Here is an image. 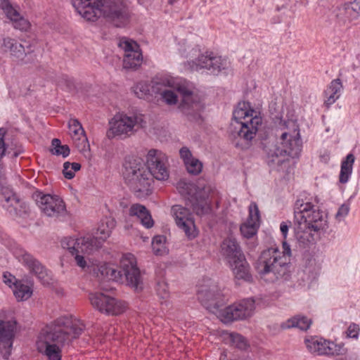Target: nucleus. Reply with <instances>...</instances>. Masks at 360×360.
I'll list each match as a JSON object with an SVG mask.
<instances>
[{"instance_id":"10","label":"nucleus","mask_w":360,"mask_h":360,"mask_svg":"<svg viewBox=\"0 0 360 360\" xmlns=\"http://www.w3.org/2000/svg\"><path fill=\"white\" fill-rule=\"evenodd\" d=\"M197 295L202 305L217 316L227 301L223 290L215 283L201 286L198 290Z\"/></svg>"},{"instance_id":"3","label":"nucleus","mask_w":360,"mask_h":360,"mask_svg":"<svg viewBox=\"0 0 360 360\" xmlns=\"http://www.w3.org/2000/svg\"><path fill=\"white\" fill-rule=\"evenodd\" d=\"M248 103H239L233 112V118L238 124L236 131L235 146L242 150L248 149L255 138L258 127L262 124V117L254 110H248Z\"/></svg>"},{"instance_id":"47","label":"nucleus","mask_w":360,"mask_h":360,"mask_svg":"<svg viewBox=\"0 0 360 360\" xmlns=\"http://www.w3.org/2000/svg\"><path fill=\"white\" fill-rule=\"evenodd\" d=\"M359 326L358 324L352 323L349 326L347 330V336L349 338L356 339L359 336Z\"/></svg>"},{"instance_id":"45","label":"nucleus","mask_w":360,"mask_h":360,"mask_svg":"<svg viewBox=\"0 0 360 360\" xmlns=\"http://www.w3.org/2000/svg\"><path fill=\"white\" fill-rule=\"evenodd\" d=\"M10 53L11 56L17 59H22L24 56L26 55L24 46L18 41L15 43L13 48L11 49Z\"/></svg>"},{"instance_id":"53","label":"nucleus","mask_w":360,"mask_h":360,"mask_svg":"<svg viewBox=\"0 0 360 360\" xmlns=\"http://www.w3.org/2000/svg\"><path fill=\"white\" fill-rule=\"evenodd\" d=\"M63 173L64 176L68 179H72L75 176V173L70 168V162H65L63 164Z\"/></svg>"},{"instance_id":"57","label":"nucleus","mask_w":360,"mask_h":360,"mask_svg":"<svg viewBox=\"0 0 360 360\" xmlns=\"http://www.w3.org/2000/svg\"><path fill=\"white\" fill-rule=\"evenodd\" d=\"M70 168L75 172L79 171L81 168V165L77 162L70 163Z\"/></svg>"},{"instance_id":"59","label":"nucleus","mask_w":360,"mask_h":360,"mask_svg":"<svg viewBox=\"0 0 360 360\" xmlns=\"http://www.w3.org/2000/svg\"><path fill=\"white\" fill-rule=\"evenodd\" d=\"M178 0H168V3L171 5L174 4L175 2H176Z\"/></svg>"},{"instance_id":"24","label":"nucleus","mask_w":360,"mask_h":360,"mask_svg":"<svg viewBox=\"0 0 360 360\" xmlns=\"http://www.w3.org/2000/svg\"><path fill=\"white\" fill-rule=\"evenodd\" d=\"M77 11L86 20L96 21L102 15L99 0H72Z\"/></svg>"},{"instance_id":"27","label":"nucleus","mask_w":360,"mask_h":360,"mask_svg":"<svg viewBox=\"0 0 360 360\" xmlns=\"http://www.w3.org/2000/svg\"><path fill=\"white\" fill-rule=\"evenodd\" d=\"M0 8L4 11L8 19L13 22L14 28L21 31H26L30 27V22L22 17L20 13L13 8L8 0H1Z\"/></svg>"},{"instance_id":"16","label":"nucleus","mask_w":360,"mask_h":360,"mask_svg":"<svg viewBox=\"0 0 360 360\" xmlns=\"http://www.w3.org/2000/svg\"><path fill=\"white\" fill-rule=\"evenodd\" d=\"M228 62L213 52L206 51L198 56L195 60L187 62V65L191 71H199L205 69L210 74L218 75L222 70L226 68Z\"/></svg>"},{"instance_id":"2","label":"nucleus","mask_w":360,"mask_h":360,"mask_svg":"<svg viewBox=\"0 0 360 360\" xmlns=\"http://www.w3.org/2000/svg\"><path fill=\"white\" fill-rule=\"evenodd\" d=\"M295 236L303 248L314 245L321 231L328 227L327 215L307 198H298L294 205Z\"/></svg>"},{"instance_id":"14","label":"nucleus","mask_w":360,"mask_h":360,"mask_svg":"<svg viewBox=\"0 0 360 360\" xmlns=\"http://www.w3.org/2000/svg\"><path fill=\"white\" fill-rule=\"evenodd\" d=\"M32 198L48 217L58 218L67 213L64 201L57 195L46 194L37 190L33 193Z\"/></svg>"},{"instance_id":"17","label":"nucleus","mask_w":360,"mask_h":360,"mask_svg":"<svg viewBox=\"0 0 360 360\" xmlns=\"http://www.w3.org/2000/svg\"><path fill=\"white\" fill-rule=\"evenodd\" d=\"M171 213L175 219L177 226L181 229L189 240L197 237L198 231L196 229L191 211L180 205L172 207Z\"/></svg>"},{"instance_id":"23","label":"nucleus","mask_w":360,"mask_h":360,"mask_svg":"<svg viewBox=\"0 0 360 360\" xmlns=\"http://www.w3.org/2000/svg\"><path fill=\"white\" fill-rule=\"evenodd\" d=\"M176 188L181 195L195 199V202L193 204V206L194 210L198 214H203L207 212L208 209L207 199L205 198H201L198 200L196 195L197 188L194 184L187 181L185 179H181L177 182Z\"/></svg>"},{"instance_id":"21","label":"nucleus","mask_w":360,"mask_h":360,"mask_svg":"<svg viewBox=\"0 0 360 360\" xmlns=\"http://www.w3.org/2000/svg\"><path fill=\"white\" fill-rule=\"evenodd\" d=\"M16 331V321L0 320V354L8 359L11 354Z\"/></svg>"},{"instance_id":"6","label":"nucleus","mask_w":360,"mask_h":360,"mask_svg":"<svg viewBox=\"0 0 360 360\" xmlns=\"http://www.w3.org/2000/svg\"><path fill=\"white\" fill-rule=\"evenodd\" d=\"M123 176L126 184L138 196L150 193L151 179L141 158L127 156L123 163Z\"/></svg>"},{"instance_id":"32","label":"nucleus","mask_w":360,"mask_h":360,"mask_svg":"<svg viewBox=\"0 0 360 360\" xmlns=\"http://www.w3.org/2000/svg\"><path fill=\"white\" fill-rule=\"evenodd\" d=\"M355 157L352 153H349L341 162L339 181L346 184L349 181L353 170Z\"/></svg>"},{"instance_id":"51","label":"nucleus","mask_w":360,"mask_h":360,"mask_svg":"<svg viewBox=\"0 0 360 360\" xmlns=\"http://www.w3.org/2000/svg\"><path fill=\"white\" fill-rule=\"evenodd\" d=\"M349 211V206L348 204L342 205L339 207L338 211L335 214V218L338 221H340L342 219H343L345 217H346L348 214Z\"/></svg>"},{"instance_id":"44","label":"nucleus","mask_w":360,"mask_h":360,"mask_svg":"<svg viewBox=\"0 0 360 360\" xmlns=\"http://www.w3.org/2000/svg\"><path fill=\"white\" fill-rule=\"evenodd\" d=\"M305 345L309 351L311 353H316L319 354V346H322L321 343V338H312L311 340H306Z\"/></svg>"},{"instance_id":"29","label":"nucleus","mask_w":360,"mask_h":360,"mask_svg":"<svg viewBox=\"0 0 360 360\" xmlns=\"http://www.w3.org/2000/svg\"><path fill=\"white\" fill-rule=\"evenodd\" d=\"M235 278L238 280H243L250 282L252 280L250 265L245 255L240 256L236 260L229 263Z\"/></svg>"},{"instance_id":"13","label":"nucleus","mask_w":360,"mask_h":360,"mask_svg":"<svg viewBox=\"0 0 360 360\" xmlns=\"http://www.w3.org/2000/svg\"><path fill=\"white\" fill-rule=\"evenodd\" d=\"M255 309V300L252 298L244 299L224 308L221 307L217 316L222 322L228 323L250 317Z\"/></svg>"},{"instance_id":"41","label":"nucleus","mask_w":360,"mask_h":360,"mask_svg":"<svg viewBox=\"0 0 360 360\" xmlns=\"http://www.w3.org/2000/svg\"><path fill=\"white\" fill-rule=\"evenodd\" d=\"M231 344L236 348L244 350L248 347V343L245 338L236 333H232L229 335Z\"/></svg>"},{"instance_id":"35","label":"nucleus","mask_w":360,"mask_h":360,"mask_svg":"<svg viewBox=\"0 0 360 360\" xmlns=\"http://www.w3.org/2000/svg\"><path fill=\"white\" fill-rule=\"evenodd\" d=\"M13 290L18 300H26L32 295V283L28 285L23 281H20L15 283Z\"/></svg>"},{"instance_id":"33","label":"nucleus","mask_w":360,"mask_h":360,"mask_svg":"<svg viewBox=\"0 0 360 360\" xmlns=\"http://www.w3.org/2000/svg\"><path fill=\"white\" fill-rule=\"evenodd\" d=\"M311 324V319L305 316L297 315L281 323L283 329L297 328L302 330H307Z\"/></svg>"},{"instance_id":"4","label":"nucleus","mask_w":360,"mask_h":360,"mask_svg":"<svg viewBox=\"0 0 360 360\" xmlns=\"http://www.w3.org/2000/svg\"><path fill=\"white\" fill-rule=\"evenodd\" d=\"M98 271L102 276L109 280L120 281L124 276L129 286L136 291L143 289V283L141 271L132 254L129 253L122 256L119 268L111 264H103L99 266Z\"/></svg>"},{"instance_id":"46","label":"nucleus","mask_w":360,"mask_h":360,"mask_svg":"<svg viewBox=\"0 0 360 360\" xmlns=\"http://www.w3.org/2000/svg\"><path fill=\"white\" fill-rule=\"evenodd\" d=\"M156 291L161 298L166 299L168 297V287L165 282L158 281L157 283Z\"/></svg>"},{"instance_id":"49","label":"nucleus","mask_w":360,"mask_h":360,"mask_svg":"<svg viewBox=\"0 0 360 360\" xmlns=\"http://www.w3.org/2000/svg\"><path fill=\"white\" fill-rule=\"evenodd\" d=\"M179 155L184 164L187 162V161L194 158L192 153L187 147H182L179 150Z\"/></svg>"},{"instance_id":"54","label":"nucleus","mask_w":360,"mask_h":360,"mask_svg":"<svg viewBox=\"0 0 360 360\" xmlns=\"http://www.w3.org/2000/svg\"><path fill=\"white\" fill-rule=\"evenodd\" d=\"M80 252H75V254L73 255H75V259L76 261L77 264L82 267V269H84L86 266V262L84 259V257L83 255H80Z\"/></svg>"},{"instance_id":"20","label":"nucleus","mask_w":360,"mask_h":360,"mask_svg":"<svg viewBox=\"0 0 360 360\" xmlns=\"http://www.w3.org/2000/svg\"><path fill=\"white\" fill-rule=\"evenodd\" d=\"M2 207L13 217H24L28 213V206L21 201L18 197L8 188H5L0 194Z\"/></svg>"},{"instance_id":"36","label":"nucleus","mask_w":360,"mask_h":360,"mask_svg":"<svg viewBox=\"0 0 360 360\" xmlns=\"http://www.w3.org/2000/svg\"><path fill=\"white\" fill-rule=\"evenodd\" d=\"M51 153L56 155H62L65 158L70 154V148L68 145H62L58 139H53L51 141Z\"/></svg>"},{"instance_id":"52","label":"nucleus","mask_w":360,"mask_h":360,"mask_svg":"<svg viewBox=\"0 0 360 360\" xmlns=\"http://www.w3.org/2000/svg\"><path fill=\"white\" fill-rule=\"evenodd\" d=\"M6 134V129L1 127L0 128V158H3L5 154L6 148L4 142V136Z\"/></svg>"},{"instance_id":"19","label":"nucleus","mask_w":360,"mask_h":360,"mask_svg":"<svg viewBox=\"0 0 360 360\" xmlns=\"http://www.w3.org/2000/svg\"><path fill=\"white\" fill-rule=\"evenodd\" d=\"M119 47L124 51L123 67L127 70H136L141 65L142 53L139 44L134 40L122 37L118 43Z\"/></svg>"},{"instance_id":"11","label":"nucleus","mask_w":360,"mask_h":360,"mask_svg":"<svg viewBox=\"0 0 360 360\" xmlns=\"http://www.w3.org/2000/svg\"><path fill=\"white\" fill-rule=\"evenodd\" d=\"M102 15L117 27H125L129 22L127 7L121 0H99Z\"/></svg>"},{"instance_id":"55","label":"nucleus","mask_w":360,"mask_h":360,"mask_svg":"<svg viewBox=\"0 0 360 360\" xmlns=\"http://www.w3.org/2000/svg\"><path fill=\"white\" fill-rule=\"evenodd\" d=\"M289 224H287V222L283 221L280 225V230L282 233V236L285 239L288 235V229H289Z\"/></svg>"},{"instance_id":"8","label":"nucleus","mask_w":360,"mask_h":360,"mask_svg":"<svg viewBox=\"0 0 360 360\" xmlns=\"http://www.w3.org/2000/svg\"><path fill=\"white\" fill-rule=\"evenodd\" d=\"M176 91L182 97L179 108L184 116L188 122L201 125L204 122L202 113L205 108L203 99L194 94L191 86L186 83L179 84Z\"/></svg>"},{"instance_id":"30","label":"nucleus","mask_w":360,"mask_h":360,"mask_svg":"<svg viewBox=\"0 0 360 360\" xmlns=\"http://www.w3.org/2000/svg\"><path fill=\"white\" fill-rule=\"evenodd\" d=\"M129 214L131 217H136L146 229H150L154 225L150 211L143 205L133 204L129 208Z\"/></svg>"},{"instance_id":"37","label":"nucleus","mask_w":360,"mask_h":360,"mask_svg":"<svg viewBox=\"0 0 360 360\" xmlns=\"http://www.w3.org/2000/svg\"><path fill=\"white\" fill-rule=\"evenodd\" d=\"M259 224H255V222L247 221L245 223L241 224L240 231L242 236L246 238H251L256 235Z\"/></svg>"},{"instance_id":"60","label":"nucleus","mask_w":360,"mask_h":360,"mask_svg":"<svg viewBox=\"0 0 360 360\" xmlns=\"http://www.w3.org/2000/svg\"><path fill=\"white\" fill-rule=\"evenodd\" d=\"M67 82H68V86L73 85V82L71 79H68V80H67Z\"/></svg>"},{"instance_id":"1","label":"nucleus","mask_w":360,"mask_h":360,"mask_svg":"<svg viewBox=\"0 0 360 360\" xmlns=\"http://www.w3.org/2000/svg\"><path fill=\"white\" fill-rule=\"evenodd\" d=\"M84 328L85 326L81 321L71 316H60L41 332V343L39 345V351L48 360H61L62 348L78 338Z\"/></svg>"},{"instance_id":"43","label":"nucleus","mask_w":360,"mask_h":360,"mask_svg":"<svg viewBox=\"0 0 360 360\" xmlns=\"http://www.w3.org/2000/svg\"><path fill=\"white\" fill-rule=\"evenodd\" d=\"M160 94L165 102L168 105H174L178 101L176 94L172 90H164Z\"/></svg>"},{"instance_id":"9","label":"nucleus","mask_w":360,"mask_h":360,"mask_svg":"<svg viewBox=\"0 0 360 360\" xmlns=\"http://www.w3.org/2000/svg\"><path fill=\"white\" fill-rule=\"evenodd\" d=\"M143 121L141 114L129 115L124 113H119L115 115L110 122V127L107 132V136L110 139L115 136H119L120 139L129 137L139 128L143 127Z\"/></svg>"},{"instance_id":"56","label":"nucleus","mask_w":360,"mask_h":360,"mask_svg":"<svg viewBox=\"0 0 360 360\" xmlns=\"http://www.w3.org/2000/svg\"><path fill=\"white\" fill-rule=\"evenodd\" d=\"M283 250L281 252L283 255L287 257V256H290L291 255V250L290 245H288L285 241L283 242Z\"/></svg>"},{"instance_id":"5","label":"nucleus","mask_w":360,"mask_h":360,"mask_svg":"<svg viewBox=\"0 0 360 360\" xmlns=\"http://www.w3.org/2000/svg\"><path fill=\"white\" fill-rule=\"evenodd\" d=\"M290 263L278 248L263 250L255 262V269L261 276L272 275V279H288Z\"/></svg>"},{"instance_id":"26","label":"nucleus","mask_w":360,"mask_h":360,"mask_svg":"<svg viewBox=\"0 0 360 360\" xmlns=\"http://www.w3.org/2000/svg\"><path fill=\"white\" fill-rule=\"evenodd\" d=\"M335 15L344 24L356 20L360 16V0L340 5L335 10Z\"/></svg>"},{"instance_id":"42","label":"nucleus","mask_w":360,"mask_h":360,"mask_svg":"<svg viewBox=\"0 0 360 360\" xmlns=\"http://www.w3.org/2000/svg\"><path fill=\"white\" fill-rule=\"evenodd\" d=\"M260 219L259 210L255 202H252L249 206V217L247 221L258 224Z\"/></svg>"},{"instance_id":"39","label":"nucleus","mask_w":360,"mask_h":360,"mask_svg":"<svg viewBox=\"0 0 360 360\" xmlns=\"http://www.w3.org/2000/svg\"><path fill=\"white\" fill-rule=\"evenodd\" d=\"M166 238L164 236H155L152 240V248L154 254L162 255L165 252Z\"/></svg>"},{"instance_id":"50","label":"nucleus","mask_w":360,"mask_h":360,"mask_svg":"<svg viewBox=\"0 0 360 360\" xmlns=\"http://www.w3.org/2000/svg\"><path fill=\"white\" fill-rule=\"evenodd\" d=\"M3 281L6 285H8L11 288H12L13 285L14 288L15 283L20 281L19 280L16 279V278L14 276H13L11 274L8 272L4 273Z\"/></svg>"},{"instance_id":"7","label":"nucleus","mask_w":360,"mask_h":360,"mask_svg":"<svg viewBox=\"0 0 360 360\" xmlns=\"http://www.w3.org/2000/svg\"><path fill=\"white\" fill-rule=\"evenodd\" d=\"M115 224L113 219L106 218L98 226L96 236H86L76 240L70 239L67 244V248L72 250L70 252L72 255L75 252H80L88 255L93 254L101 248L103 243L110 236Z\"/></svg>"},{"instance_id":"22","label":"nucleus","mask_w":360,"mask_h":360,"mask_svg":"<svg viewBox=\"0 0 360 360\" xmlns=\"http://www.w3.org/2000/svg\"><path fill=\"white\" fill-rule=\"evenodd\" d=\"M20 261L28 268L43 285L49 284L51 281V272L41 263L27 252L20 255Z\"/></svg>"},{"instance_id":"34","label":"nucleus","mask_w":360,"mask_h":360,"mask_svg":"<svg viewBox=\"0 0 360 360\" xmlns=\"http://www.w3.org/2000/svg\"><path fill=\"white\" fill-rule=\"evenodd\" d=\"M321 343L322 346H319V355H342L346 352L343 345H337L322 338Z\"/></svg>"},{"instance_id":"58","label":"nucleus","mask_w":360,"mask_h":360,"mask_svg":"<svg viewBox=\"0 0 360 360\" xmlns=\"http://www.w3.org/2000/svg\"><path fill=\"white\" fill-rule=\"evenodd\" d=\"M23 153V150H22V148H18V149H16V150L13 152V155H11V157H12L13 158H15L18 157V156H19L21 153Z\"/></svg>"},{"instance_id":"15","label":"nucleus","mask_w":360,"mask_h":360,"mask_svg":"<svg viewBox=\"0 0 360 360\" xmlns=\"http://www.w3.org/2000/svg\"><path fill=\"white\" fill-rule=\"evenodd\" d=\"M147 172L150 174L151 182L153 178L165 181L169 178V163L167 156L160 150L150 149L146 155Z\"/></svg>"},{"instance_id":"31","label":"nucleus","mask_w":360,"mask_h":360,"mask_svg":"<svg viewBox=\"0 0 360 360\" xmlns=\"http://www.w3.org/2000/svg\"><path fill=\"white\" fill-rule=\"evenodd\" d=\"M221 247V252L228 259L229 263L244 255L236 240L233 238L229 237L224 239Z\"/></svg>"},{"instance_id":"18","label":"nucleus","mask_w":360,"mask_h":360,"mask_svg":"<svg viewBox=\"0 0 360 360\" xmlns=\"http://www.w3.org/2000/svg\"><path fill=\"white\" fill-rule=\"evenodd\" d=\"M89 300L94 307L107 314L117 315L122 313L127 308L126 302L103 293L91 294Z\"/></svg>"},{"instance_id":"28","label":"nucleus","mask_w":360,"mask_h":360,"mask_svg":"<svg viewBox=\"0 0 360 360\" xmlns=\"http://www.w3.org/2000/svg\"><path fill=\"white\" fill-rule=\"evenodd\" d=\"M343 89L342 84L340 79H335L330 82L323 91V106L328 110L340 96Z\"/></svg>"},{"instance_id":"25","label":"nucleus","mask_w":360,"mask_h":360,"mask_svg":"<svg viewBox=\"0 0 360 360\" xmlns=\"http://www.w3.org/2000/svg\"><path fill=\"white\" fill-rule=\"evenodd\" d=\"M69 130L75 147L82 153L89 152L90 146L85 131L78 120H70Z\"/></svg>"},{"instance_id":"48","label":"nucleus","mask_w":360,"mask_h":360,"mask_svg":"<svg viewBox=\"0 0 360 360\" xmlns=\"http://www.w3.org/2000/svg\"><path fill=\"white\" fill-rule=\"evenodd\" d=\"M16 41L17 40L10 37L4 38L1 45V51L4 52L10 51Z\"/></svg>"},{"instance_id":"12","label":"nucleus","mask_w":360,"mask_h":360,"mask_svg":"<svg viewBox=\"0 0 360 360\" xmlns=\"http://www.w3.org/2000/svg\"><path fill=\"white\" fill-rule=\"evenodd\" d=\"M302 141L299 131L295 136L283 132L276 144L269 150V155L271 157L290 156L297 158L302 150Z\"/></svg>"},{"instance_id":"40","label":"nucleus","mask_w":360,"mask_h":360,"mask_svg":"<svg viewBox=\"0 0 360 360\" xmlns=\"http://www.w3.org/2000/svg\"><path fill=\"white\" fill-rule=\"evenodd\" d=\"M133 91L138 98L145 99L150 95V85L146 82H140L134 85Z\"/></svg>"},{"instance_id":"38","label":"nucleus","mask_w":360,"mask_h":360,"mask_svg":"<svg viewBox=\"0 0 360 360\" xmlns=\"http://www.w3.org/2000/svg\"><path fill=\"white\" fill-rule=\"evenodd\" d=\"M188 173L191 175L196 176L201 173L202 170V163L198 159L194 158L185 164Z\"/></svg>"}]
</instances>
